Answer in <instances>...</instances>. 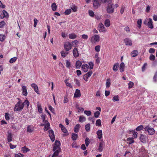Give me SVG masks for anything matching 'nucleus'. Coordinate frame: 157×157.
<instances>
[{
  "mask_svg": "<svg viewBox=\"0 0 157 157\" xmlns=\"http://www.w3.org/2000/svg\"><path fill=\"white\" fill-rule=\"evenodd\" d=\"M71 66V63L70 62L67 61L66 62V67L68 68H70Z\"/></svg>",
  "mask_w": 157,
  "mask_h": 157,
  "instance_id": "59",
  "label": "nucleus"
},
{
  "mask_svg": "<svg viewBox=\"0 0 157 157\" xmlns=\"http://www.w3.org/2000/svg\"><path fill=\"white\" fill-rule=\"evenodd\" d=\"M98 139H100L102 138V131L101 130L98 131L96 132Z\"/></svg>",
  "mask_w": 157,
  "mask_h": 157,
  "instance_id": "21",
  "label": "nucleus"
},
{
  "mask_svg": "<svg viewBox=\"0 0 157 157\" xmlns=\"http://www.w3.org/2000/svg\"><path fill=\"white\" fill-rule=\"evenodd\" d=\"M86 121V118L83 115L79 116V121L80 122H83Z\"/></svg>",
  "mask_w": 157,
  "mask_h": 157,
  "instance_id": "30",
  "label": "nucleus"
},
{
  "mask_svg": "<svg viewBox=\"0 0 157 157\" xmlns=\"http://www.w3.org/2000/svg\"><path fill=\"white\" fill-rule=\"evenodd\" d=\"M72 53L73 56L75 58H77L79 56V54L77 48H75L73 49Z\"/></svg>",
  "mask_w": 157,
  "mask_h": 157,
  "instance_id": "11",
  "label": "nucleus"
},
{
  "mask_svg": "<svg viewBox=\"0 0 157 157\" xmlns=\"http://www.w3.org/2000/svg\"><path fill=\"white\" fill-rule=\"evenodd\" d=\"M50 124L45 125V126L44 127V130L46 131H47L49 130V129H50Z\"/></svg>",
  "mask_w": 157,
  "mask_h": 157,
  "instance_id": "41",
  "label": "nucleus"
},
{
  "mask_svg": "<svg viewBox=\"0 0 157 157\" xmlns=\"http://www.w3.org/2000/svg\"><path fill=\"white\" fill-rule=\"evenodd\" d=\"M77 35L75 33L70 34L69 35V37L70 39H74L76 38Z\"/></svg>",
  "mask_w": 157,
  "mask_h": 157,
  "instance_id": "29",
  "label": "nucleus"
},
{
  "mask_svg": "<svg viewBox=\"0 0 157 157\" xmlns=\"http://www.w3.org/2000/svg\"><path fill=\"white\" fill-rule=\"evenodd\" d=\"M98 30L100 33H105L106 32V29L102 23H100L98 25Z\"/></svg>",
  "mask_w": 157,
  "mask_h": 157,
  "instance_id": "7",
  "label": "nucleus"
},
{
  "mask_svg": "<svg viewBox=\"0 0 157 157\" xmlns=\"http://www.w3.org/2000/svg\"><path fill=\"white\" fill-rule=\"evenodd\" d=\"M114 9V5L113 4L109 3L107 5L106 10L109 14L113 13Z\"/></svg>",
  "mask_w": 157,
  "mask_h": 157,
  "instance_id": "4",
  "label": "nucleus"
},
{
  "mask_svg": "<svg viewBox=\"0 0 157 157\" xmlns=\"http://www.w3.org/2000/svg\"><path fill=\"white\" fill-rule=\"evenodd\" d=\"M2 13L3 15V18H4V17H9V15L7 12H6V11L5 10H2Z\"/></svg>",
  "mask_w": 157,
  "mask_h": 157,
  "instance_id": "37",
  "label": "nucleus"
},
{
  "mask_svg": "<svg viewBox=\"0 0 157 157\" xmlns=\"http://www.w3.org/2000/svg\"><path fill=\"white\" fill-rule=\"evenodd\" d=\"M57 7V6L56 3L54 2L52 5V8L53 11H55L56 10Z\"/></svg>",
  "mask_w": 157,
  "mask_h": 157,
  "instance_id": "34",
  "label": "nucleus"
},
{
  "mask_svg": "<svg viewBox=\"0 0 157 157\" xmlns=\"http://www.w3.org/2000/svg\"><path fill=\"white\" fill-rule=\"evenodd\" d=\"M137 23L138 25V27L139 28H140L142 24V20L141 19L138 20L137 21Z\"/></svg>",
  "mask_w": 157,
  "mask_h": 157,
  "instance_id": "46",
  "label": "nucleus"
},
{
  "mask_svg": "<svg viewBox=\"0 0 157 157\" xmlns=\"http://www.w3.org/2000/svg\"><path fill=\"white\" fill-rule=\"evenodd\" d=\"M100 39L99 35L95 34L91 37L90 41L92 43H95L98 42L100 40Z\"/></svg>",
  "mask_w": 157,
  "mask_h": 157,
  "instance_id": "5",
  "label": "nucleus"
},
{
  "mask_svg": "<svg viewBox=\"0 0 157 157\" xmlns=\"http://www.w3.org/2000/svg\"><path fill=\"white\" fill-rule=\"evenodd\" d=\"M37 108L39 112L40 113H41V112L42 111V109L40 104H37Z\"/></svg>",
  "mask_w": 157,
  "mask_h": 157,
  "instance_id": "44",
  "label": "nucleus"
},
{
  "mask_svg": "<svg viewBox=\"0 0 157 157\" xmlns=\"http://www.w3.org/2000/svg\"><path fill=\"white\" fill-rule=\"evenodd\" d=\"M80 125L79 124H77L74 128V130L75 132L77 133L79 131Z\"/></svg>",
  "mask_w": 157,
  "mask_h": 157,
  "instance_id": "24",
  "label": "nucleus"
},
{
  "mask_svg": "<svg viewBox=\"0 0 157 157\" xmlns=\"http://www.w3.org/2000/svg\"><path fill=\"white\" fill-rule=\"evenodd\" d=\"M143 128V126L142 125H140L136 128V130L137 131H139L142 130Z\"/></svg>",
  "mask_w": 157,
  "mask_h": 157,
  "instance_id": "38",
  "label": "nucleus"
},
{
  "mask_svg": "<svg viewBox=\"0 0 157 157\" xmlns=\"http://www.w3.org/2000/svg\"><path fill=\"white\" fill-rule=\"evenodd\" d=\"M105 25L107 27H109L110 25V23L109 19H106L105 21Z\"/></svg>",
  "mask_w": 157,
  "mask_h": 157,
  "instance_id": "31",
  "label": "nucleus"
},
{
  "mask_svg": "<svg viewBox=\"0 0 157 157\" xmlns=\"http://www.w3.org/2000/svg\"><path fill=\"white\" fill-rule=\"evenodd\" d=\"M23 108L24 105H23L22 103L21 104V101H19L15 105L14 111H21L22 110Z\"/></svg>",
  "mask_w": 157,
  "mask_h": 157,
  "instance_id": "2",
  "label": "nucleus"
},
{
  "mask_svg": "<svg viewBox=\"0 0 157 157\" xmlns=\"http://www.w3.org/2000/svg\"><path fill=\"white\" fill-rule=\"evenodd\" d=\"M89 64L90 65V69H91L93 68L94 64H93V63L92 62H90L89 63Z\"/></svg>",
  "mask_w": 157,
  "mask_h": 157,
  "instance_id": "62",
  "label": "nucleus"
},
{
  "mask_svg": "<svg viewBox=\"0 0 157 157\" xmlns=\"http://www.w3.org/2000/svg\"><path fill=\"white\" fill-rule=\"evenodd\" d=\"M59 126L61 128L62 131L64 133H66L67 132V131L65 127L62 124H59Z\"/></svg>",
  "mask_w": 157,
  "mask_h": 157,
  "instance_id": "25",
  "label": "nucleus"
},
{
  "mask_svg": "<svg viewBox=\"0 0 157 157\" xmlns=\"http://www.w3.org/2000/svg\"><path fill=\"white\" fill-rule=\"evenodd\" d=\"M13 136L12 134L9 132H8L7 140L8 142H10L12 140Z\"/></svg>",
  "mask_w": 157,
  "mask_h": 157,
  "instance_id": "17",
  "label": "nucleus"
},
{
  "mask_svg": "<svg viewBox=\"0 0 157 157\" xmlns=\"http://www.w3.org/2000/svg\"><path fill=\"white\" fill-rule=\"evenodd\" d=\"M127 141H128V143L129 144L133 143L134 142L133 139L132 138H127Z\"/></svg>",
  "mask_w": 157,
  "mask_h": 157,
  "instance_id": "32",
  "label": "nucleus"
},
{
  "mask_svg": "<svg viewBox=\"0 0 157 157\" xmlns=\"http://www.w3.org/2000/svg\"><path fill=\"white\" fill-rule=\"evenodd\" d=\"M71 9L74 12H76V11H77V10H78L77 6H73L71 7Z\"/></svg>",
  "mask_w": 157,
  "mask_h": 157,
  "instance_id": "57",
  "label": "nucleus"
},
{
  "mask_svg": "<svg viewBox=\"0 0 157 157\" xmlns=\"http://www.w3.org/2000/svg\"><path fill=\"white\" fill-rule=\"evenodd\" d=\"M5 36L4 35L0 34V41H3L5 39Z\"/></svg>",
  "mask_w": 157,
  "mask_h": 157,
  "instance_id": "50",
  "label": "nucleus"
},
{
  "mask_svg": "<svg viewBox=\"0 0 157 157\" xmlns=\"http://www.w3.org/2000/svg\"><path fill=\"white\" fill-rule=\"evenodd\" d=\"M153 80L155 82H156L157 81V73L155 74L153 78Z\"/></svg>",
  "mask_w": 157,
  "mask_h": 157,
  "instance_id": "64",
  "label": "nucleus"
},
{
  "mask_svg": "<svg viewBox=\"0 0 157 157\" xmlns=\"http://www.w3.org/2000/svg\"><path fill=\"white\" fill-rule=\"evenodd\" d=\"M92 71H90L88 72H87V73L85 74V76H87V78H89L91 75H92Z\"/></svg>",
  "mask_w": 157,
  "mask_h": 157,
  "instance_id": "47",
  "label": "nucleus"
},
{
  "mask_svg": "<svg viewBox=\"0 0 157 157\" xmlns=\"http://www.w3.org/2000/svg\"><path fill=\"white\" fill-rule=\"evenodd\" d=\"M71 10L70 9H68L66 10L64 12V14L66 15H68L71 13Z\"/></svg>",
  "mask_w": 157,
  "mask_h": 157,
  "instance_id": "35",
  "label": "nucleus"
},
{
  "mask_svg": "<svg viewBox=\"0 0 157 157\" xmlns=\"http://www.w3.org/2000/svg\"><path fill=\"white\" fill-rule=\"evenodd\" d=\"M96 125L99 126H101V122L100 119H99L96 120Z\"/></svg>",
  "mask_w": 157,
  "mask_h": 157,
  "instance_id": "39",
  "label": "nucleus"
},
{
  "mask_svg": "<svg viewBox=\"0 0 157 157\" xmlns=\"http://www.w3.org/2000/svg\"><path fill=\"white\" fill-rule=\"evenodd\" d=\"M139 139L142 143H145L146 140L147 139V138L145 135H144L143 134H140Z\"/></svg>",
  "mask_w": 157,
  "mask_h": 157,
  "instance_id": "10",
  "label": "nucleus"
},
{
  "mask_svg": "<svg viewBox=\"0 0 157 157\" xmlns=\"http://www.w3.org/2000/svg\"><path fill=\"white\" fill-rule=\"evenodd\" d=\"M31 86L34 89L35 91L37 93L39 94V90L38 86L35 83H32Z\"/></svg>",
  "mask_w": 157,
  "mask_h": 157,
  "instance_id": "16",
  "label": "nucleus"
},
{
  "mask_svg": "<svg viewBox=\"0 0 157 157\" xmlns=\"http://www.w3.org/2000/svg\"><path fill=\"white\" fill-rule=\"evenodd\" d=\"M85 143L86 146L87 147L90 143V141L88 138L87 137L85 140Z\"/></svg>",
  "mask_w": 157,
  "mask_h": 157,
  "instance_id": "40",
  "label": "nucleus"
},
{
  "mask_svg": "<svg viewBox=\"0 0 157 157\" xmlns=\"http://www.w3.org/2000/svg\"><path fill=\"white\" fill-rule=\"evenodd\" d=\"M110 79H108L107 80V81L106 83V87H109L110 86Z\"/></svg>",
  "mask_w": 157,
  "mask_h": 157,
  "instance_id": "48",
  "label": "nucleus"
},
{
  "mask_svg": "<svg viewBox=\"0 0 157 157\" xmlns=\"http://www.w3.org/2000/svg\"><path fill=\"white\" fill-rule=\"evenodd\" d=\"M74 81L75 82V84L78 86H79L80 85V83L79 81L77 79L75 78L74 79Z\"/></svg>",
  "mask_w": 157,
  "mask_h": 157,
  "instance_id": "49",
  "label": "nucleus"
},
{
  "mask_svg": "<svg viewBox=\"0 0 157 157\" xmlns=\"http://www.w3.org/2000/svg\"><path fill=\"white\" fill-rule=\"evenodd\" d=\"M126 45L131 46L132 45V41L130 39L126 38L124 40Z\"/></svg>",
  "mask_w": 157,
  "mask_h": 157,
  "instance_id": "15",
  "label": "nucleus"
},
{
  "mask_svg": "<svg viewBox=\"0 0 157 157\" xmlns=\"http://www.w3.org/2000/svg\"><path fill=\"white\" fill-rule=\"evenodd\" d=\"M21 150L24 153L27 152L29 151L30 150L27 148L26 146H25L21 148Z\"/></svg>",
  "mask_w": 157,
  "mask_h": 157,
  "instance_id": "33",
  "label": "nucleus"
},
{
  "mask_svg": "<svg viewBox=\"0 0 157 157\" xmlns=\"http://www.w3.org/2000/svg\"><path fill=\"white\" fill-rule=\"evenodd\" d=\"M60 142L59 141L57 140L55 141L53 150L54 152L52 155V157H57L59 155V153L61 152V151L60 147Z\"/></svg>",
  "mask_w": 157,
  "mask_h": 157,
  "instance_id": "1",
  "label": "nucleus"
},
{
  "mask_svg": "<svg viewBox=\"0 0 157 157\" xmlns=\"http://www.w3.org/2000/svg\"><path fill=\"white\" fill-rule=\"evenodd\" d=\"M125 7L124 6H122L121 7V10H120V13L121 14H122L124 11Z\"/></svg>",
  "mask_w": 157,
  "mask_h": 157,
  "instance_id": "63",
  "label": "nucleus"
},
{
  "mask_svg": "<svg viewBox=\"0 0 157 157\" xmlns=\"http://www.w3.org/2000/svg\"><path fill=\"white\" fill-rule=\"evenodd\" d=\"M119 67V64L118 63H115L113 68V71L115 72L117 71L118 67Z\"/></svg>",
  "mask_w": 157,
  "mask_h": 157,
  "instance_id": "28",
  "label": "nucleus"
},
{
  "mask_svg": "<svg viewBox=\"0 0 157 157\" xmlns=\"http://www.w3.org/2000/svg\"><path fill=\"white\" fill-rule=\"evenodd\" d=\"M149 21L147 23L148 27L152 29L153 28V25L152 23V20L151 18H149Z\"/></svg>",
  "mask_w": 157,
  "mask_h": 157,
  "instance_id": "18",
  "label": "nucleus"
},
{
  "mask_svg": "<svg viewBox=\"0 0 157 157\" xmlns=\"http://www.w3.org/2000/svg\"><path fill=\"white\" fill-rule=\"evenodd\" d=\"M49 134V136L52 142L54 141L55 139V136L53 131L52 130H49L48 131Z\"/></svg>",
  "mask_w": 157,
  "mask_h": 157,
  "instance_id": "9",
  "label": "nucleus"
},
{
  "mask_svg": "<svg viewBox=\"0 0 157 157\" xmlns=\"http://www.w3.org/2000/svg\"><path fill=\"white\" fill-rule=\"evenodd\" d=\"M84 114H86L87 116H90L91 114V112L90 111L85 110L84 112Z\"/></svg>",
  "mask_w": 157,
  "mask_h": 157,
  "instance_id": "60",
  "label": "nucleus"
},
{
  "mask_svg": "<svg viewBox=\"0 0 157 157\" xmlns=\"http://www.w3.org/2000/svg\"><path fill=\"white\" fill-rule=\"evenodd\" d=\"M89 14L90 16L91 17H93L94 16V14L93 11L92 10H90L89 11Z\"/></svg>",
  "mask_w": 157,
  "mask_h": 157,
  "instance_id": "51",
  "label": "nucleus"
},
{
  "mask_svg": "<svg viewBox=\"0 0 157 157\" xmlns=\"http://www.w3.org/2000/svg\"><path fill=\"white\" fill-rule=\"evenodd\" d=\"M22 104L24 105V106L25 105H27V108H28L29 105V102L26 99L23 102Z\"/></svg>",
  "mask_w": 157,
  "mask_h": 157,
  "instance_id": "43",
  "label": "nucleus"
},
{
  "mask_svg": "<svg viewBox=\"0 0 157 157\" xmlns=\"http://www.w3.org/2000/svg\"><path fill=\"white\" fill-rule=\"evenodd\" d=\"M100 46L99 45L96 46L95 47V50L97 52H99L100 50Z\"/></svg>",
  "mask_w": 157,
  "mask_h": 157,
  "instance_id": "61",
  "label": "nucleus"
},
{
  "mask_svg": "<svg viewBox=\"0 0 157 157\" xmlns=\"http://www.w3.org/2000/svg\"><path fill=\"white\" fill-rule=\"evenodd\" d=\"M33 131V126L29 125L27 127V132L29 133H31Z\"/></svg>",
  "mask_w": 157,
  "mask_h": 157,
  "instance_id": "19",
  "label": "nucleus"
},
{
  "mask_svg": "<svg viewBox=\"0 0 157 157\" xmlns=\"http://www.w3.org/2000/svg\"><path fill=\"white\" fill-rule=\"evenodd\" d=\"M60 53L62 56L64 57L68 54V52H64V51L62 50L61 52Z\"/></svg>",
  "mask_w": 157,
  "mask_h": 157,
  "instance_id": "36",
  "label": "nucleus"
},
{
  "mask_svg": "<svg viewBox=\"0 0 157 157\" xmlns=\"http://www.w3.org/2000/svg\"><path fill=\"white\" fill-rule=\"evenodd\" d=\"M149 59L153 61L155 59V56L152 54H151L149 57Z\"/></svg>",
  "mask_w": 157,
  "mask_h": 157,
  "instance_id": "56",
  "label": "nucleus"
},
{
  "mask_svg": "<svg viewBox=\"0 0 157 157\" xmlns=\"http://www.w3.org/2000/svg\"><path fill=\"white\" fill-rule=\"evenodd\" d=\"M114 101H118L119 100V97L118 95L115 96L113 99Z\"/></svg>",
  "mask_w": 157,
  "mask_h": 157,
  "instance_id": "55",
  "label": "nucleus"
},
{
  "mask_svg": "<svg viewBox=\"0 0 157 157\" xmlns=\"http://www.w3.org/2000/svg\"><path fill=\"white\" fill-rule=\"evenodd\" d=\"M78 135L77 134L73 133L71 134V138L73 140H76L78 138Z\"/></svg>",
  "mask_w": 157,
  "mask_h": 157,
  "instance_id": "26",
  "label": "nucleus"
},
{
  "mask_svg": "<svg viewBox=\"0 0 157 157\" xmlns=\"http://www.w3.org/2000/svg\"><path fill=\"white\" fill-rule=\"evenodd\" d=\"M17 59V58L16 57H13V58H12L10 60V63H12L14 62H15L16 60Z\"/></svg>",
  "mask_w": 157,
  "mask_h": 157,
  "instance_id": "45",
  "label": "nucleus"
},
{
  "mask_svg": "<svg viewBox=\"0 0 157 157\" xmlns=\"http://www.w3.org/2000/svg\"><path fill=\"white\" fill-rule=\"evenodd\" d=\"M103 150V142L101 141L99 143V146L98 148V150L99 152H102Z\"/></svg>",
  "mask_w": 157,
  "mask_h": 157,
  "instance_id": "22",
  "label": "nucleus"
},
{
  "mask_svg": "<svg viewBox=\"0 0 157 157\" xmlns=\"http://www.w3.org/2000/svg\"><path fill=\"white\" fill-rule=\"evenodd\" d=\"M138 54V51L137 50H134L131 53V55L132 57H135Z\"/></svg>",
  "mask_w": 157,
  "mask_h": 157,
  "instance_id": "27",
  "label": "nucleus"
},
{
  "mask_svg": "<svg viewBox=\"0 0 157 157\" xmlns=\"http://www.w3.org/2000/svg\"><path fill=\"white\" fill-rule=\"evenodd\" d=\"M5 117L6 120H9L10 119V117H9V113H6L5 114Z\"/></svg>",
  "mask_w": 157,
  "mask_h": 157,
  "instance_id": "52",
  "label": "nucleus"
},
{
  "mask_svg": "<svg viewBox=\"0 0 157 157\" xmlns=\"http://www.w3.org/2000/svg\"><path fill=\"white\" fill-rule=\"evenodd\" d=\"M82 62L79 60L76 61L75 63V67L76 69H79L80 68L82 65Z\"/></svg>",
  "mask_w": 157,
  "mask_h": 157,
  "instance_id": "20",
  "label": "nucleus"
},
{
  "mask_svg": "<svg viewBox=\"0 0 157 157\" xmlns=\"http://www.w3.org/2000/svg\"><path fill=\"white\" fill-rule=\"evenodd\" d=\"M134 83L132 82H130L128 83V88H131L133 86Z\"/></svg>",
  "mask_w": 157,
  "mask_h": 157,
  "instance_id": "53",
  "label": "nucleus"
},
{
  "mask_svg": "<svg viewBox=\"0 0 157 157\" xmlns=\"http://www.w3.org/2000/svg\"><path fill=\"white\" fill-rule=\"evenodd\" d=\"M81 96V94L79 90L77 89L76 90L75 92L74 97L75 98H78L80 97Z\"/></svg>",
  "mask_w": 157,
  "mask_h": 157,
  "instance_id": "12",
  "label": "nucleus"
},
{
  "mask_svg": "<svg viewBox=\"0 0 157 157\" xmlns=\"http://www.w3.org/2000/svg\"><path fill=\"white\" fill-rule=\"evenodd\" d=\"M38 21L36 18L34 19V27H36V25Z\"/></svg>",
  "mask_w": 157,
  "mask_h": 157,
  "instance_id": "58",
  "label": "nucleus"
},
{
  "mask_svg": "<svg viewBox=\"0 0 157 157\" xmlns=\"http://www.w3.org/2000/svg\"><path fill=\"white\" fill-rule=\"evenodd\" d=\"M89 66L86 64H83L82 65V68L84 72H86L88 71Z\"/></svg>",
  "mask_w": 157,
  "mask_h": 157,
  "instance_id": "14",
  "label": "nucleus"
},
{
  "mask_svg": "<svg viewBox=\"0 0 157 157\" xmlns=\"http://www.w3.org/2000/svg\"><path fill=\"white\" fill-rule=\"evenodd\" d=\"M144 130L145 132H147L150 135H153L155 132L153 128L151 127L148 125L145 126L144 128Z\"/></svg>",
  "mask_w": 157,
  "mask_h": 157,
  "instance_id": "3",
  "label": "nucleus"
},
{
  "mask_svg": "<svg viewBox=\"0 0 157 157\" xmlns=\"http://www.w3.org/2000/svg\"><path fill=\"white\" fill-rule=\"evenodd\" d=\"M125 67L124 64L123 62H121L120 64V72H122L124 71V68Z\"/></svg>",
  "mask_w": 157,
  "mask_h": 157,
  "instance_id": "23",
  "label": "nucleus"
},
{
  "mask_svg": "<svg viewBox=\"0 0 157 157\" xmlns=\"http://www.w3.org/2000/svg\"><path fill=\"white\" fill-rule=\"evenodd\" d=\"M21 90L22 94L25 96H26L28 94L27 93V87L25 86H22Z\"/></svg>",
  "mask_w": 157,
  "mask_h": 157,
  "instance_id": "13",
  "label": "nucleus"
},
{
  "mask_svg": "<svg viewBox=\"0 0 157 157\" xmlns=\"http://www.w3.org/2000/svg\"><path fill=\"white\" fill-rule=\"evenodd\" d=\"M90 124H87L85 125V130L87 132H89L90 131Z\"/></svg>",
  "mask_w": 157,
  "mask_h": 157,
  "instance_id": "42",
  "label": "nucleus"
},
{
  "mask_svg": "<svg viewBox=\"0 0 157 157\" xmlns=\"http://www.w3.org/2000/svg\"><path fill=\"white\" fill-rule=\"evenodd\" d=\"M101 0H94L93 7L94 9H97L100 6Z\"/></svg>",
  "mask_w": 157,
  "mask_h": 157,
  "instance_id": "6",
  "label": "nucleus"
},
{
  "mask_svg": "<svg viewBox=\"0 0 157 157\" xmlns=\"http://www.w3.org/2000/svg\"><path fill=\"white\" fill-rule=\"evenodd\" d=\"M71 44L70 42H66L64 43V49L67 51L71 49Z\"/></svg>",
  "mask_w": 157,
  "mask_h": 157,
  "instance_id": "8",
  "label": "nucleus"
},
{
  "mask_svg": "<svg viewBox=\"0 0 157 157\" xmlns=\"http://www.w3.org/2000/svg\"><path fill=\"white\" fill-rule=\"evenodd\" d=\"M100 114V113L98 111H97L94 113V116L96 118H98L99 115Z\"/></svg>",
  "mask_w": 157,
  "mask_h": 157,
  "instance_id": "54",
  "label": "nucleus"
}]
</instances>
